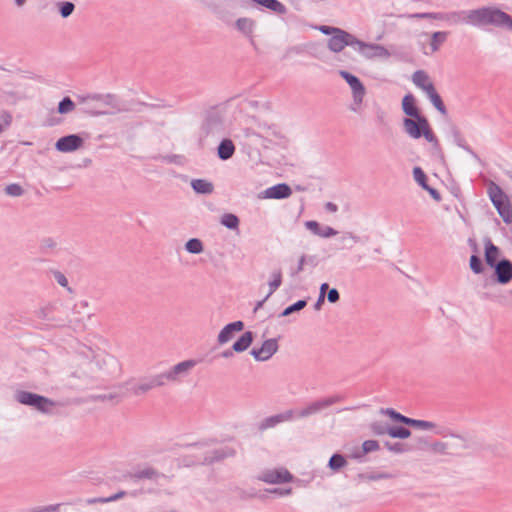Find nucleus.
Wrapping results in <instances>:
<instances>
[{
  "label": "nucleus",
  "instance_id": "c85d7f7f",
  "mask_svg": "<svg viewBox=\"0 0 512 512\" xmlns=\"http://www.w3.org/2000/svg\"><path fill=\"white\" fill-rule=\"evenodd\" d=\"M129 477L134 481L141 479L157 481L159 478L164 477V474L159 472L157 469L148 466L142 470H137L134 473L129 474Z\"/></svg>",
  "mask_w": 512,
  "mask_h": 512
},
{
  "label": "nucleus",
  "instance_id": "58836bf2",
  "mask_svg": "<svg viewBox=\"0 0 512 512\" xmlns=\"http://www.w3.org/2000/svg\"><path fill=\"white\" fill-rule=\"evenodd\" d=\"M220 223L230 230H238L240 219L236 214L224 213L220 218Z\"/></svg>",
  "mask_w": 512,
  "mask_h": 512
},
{
  "label": "nucleus",
  "instance_id": "2eb2a0df",
  "mask_svg": "<svg viewBox=\"0 0 512 512\" xmlns=\"http://www.w3.org/2000/svg\"><path fill=\"white\" fill-rule=\"evenodd\" d=\"M293 478V475L285 468L266 470L258 477L259 480L269 484L289 483Z\"/></svg>",
  "mask_w": 512,
  "mask_h": 512
},
{
  "label": "nucleus",
  "instance_id": "dca6fc26",
  "mask_svg": "<svg viewBox=\"0 0 512 512\" xmlns=\"http://www.w3.org/2000/svg\"><path fill=\"white\" fill-rule=\"evenodd\" d=\"M358 51L367 59L388 58L391 53L383 45L359 41Z\"/></svg>",
  "mask_w": 512,
  "mask_h": 512
},
{
  "label": "nucleus",
  "instance_id": "39448f33",
  "mask_svg": "<svg viewBox=\"0 0 512 512\" xmlns=\"http://www.w3.org/2000/svg\"><path fill=\"white\" fill-rule=\"evenodd\" d=\"M15 400L25 406L32 407L43 414H51L56 405L52 399L26 390H18L14 394Z\"/></svg>",
  "mask_w": 512,
  "mask_h": 512
},
{
  "label": "nucleus",
  "instance_id": "423d86ee",
  "mask_svg": "<svg viewBox=\"0 0 512 512\" xmlns=\"http://www.w3.org/2000/svg\"><path fill=\"white\" fill-rule=\"evenodd\" d=\"M402 125L405 133L412 139L417 140L422 137L428 139L434 133L424 114L413 118H403Z\"/></svg>",
  "mask_w": 512,
  "mask_h": 512
},
{
  "label": "nucleus",
  "instance_id": "864d4df0",
  "mask_svg": "<svg viewBox=\"0 0 512 512\" xmlns=\"http://www.w3.org/2000/svg\"><path fill=\"white\" fill-rule=\"evenodd\" d=\"M273 279L269 282L268 296H271L282 284V272L280 269L272 273Z\"/></svg>",
  "mask_w": 512,
  "mask_h": 512
},
{
  "label": "nucleus",
  "instance_id": "bf43d9fd",
  "mask_svg": "<svg viewBox=\"0 0 512 512\" xmlns=\"http://www.w3.org/2000/svg\"><path fill=\"white\" fill-rule=\"evenodd\" d=\"M447 444L442 441H435L430 443L429 451L437 454H446Z\"/></svg>",
  "mask_w": 512,
  "mask_h": 512
},
{
  "label": "nucleus",
  "instance_id": "f03ea898",
  "mask_svg": "<svg viewBox=\"0 0 512 512\" xmlns=\"http://www.w3.org/2000/svg\"><path fill=\"white\" fill-rule=\"evenodd\" d=\"M80 102H86L87 100H94L101 102L104 106H108L111 110H102L95 108H85L83 113L91 116V117H99L104 115H114L117 113L127 112L129 108L127 105L122 102L117 95L112 93L101 94V93H93L87 94L85 96H79Z\"/></svg>",
  "mask_w": 512,
  "mask_h": 512
},
{
  "label": "nucleus",
  "instance_id": "2f4dec72",
  "mask_svg": "<svg viewBox=\"0 0 512 512\" xmlns=\"http://www.w3.org/2000/svg\"><path fill=\"white\" fill-rule=\"evenodd\" d=\"M429 101L434 106V108L441 114L447 115V108L440 96L437 92L435 86L429 87L427 91H425Z\"/></svg>",
  "mask_w": 512,
  "mask_h": 512
},
{
  "label": "nucleus",
  "instance_id": "49530a36",
  "mask_svg": "<svg viewBox=\"0 0 512 512\" xmlns=\"http://www.w3.org/2000/svg\"><path fill=\"white\" fill-rule=\"evenodd\" d=\"M390 474L383 472H372V473H359L357 474V479L359 481H377L381 479L390 478Z\"/></svg>",
  "mask_w": 512,
  "mask_h": 512
},
{
  "label": "nucleus",
  "instance_id": "052dcab7",
  "mask_svg": "<svg viewBox=\"0 0 512 512\" xmlns=\"http://www.w3.org/2000/svg\"><path fill=\"white\" fill-rule=\"evenodd\" d=\"M1 118L3 119V123L0 124V134L11 125L12 114L7 110H3L1 113Z\"/></svg>",
  "mask_w": 512,
  "mask_h": 512
},
{
  "label": "nucleus",
  "instance_id": "6e6d98bb",
  "mask_svg": "<svg viewBox=\"0 0 512 512\" xmlns=\"http://www.w3.org/2000/svg\"><path fill=\"white\" fill-rule=\"evenodd\" d=\"M5 193L12 197H19L23 195L24 189L18 183H11L5 187Z\"/></svg>",
  "mask_w": 512,
  "mask_h": 512
},
{
  "label": "nucleus",
  "instance_id": "f704fd0d",
  "mask_svg": "<svg viewBox=\"0 0 512 512\" xmlns=\"http://www.w3.org/2000/svg\"><path fill=\"white\" fill-rule=\"evenodd\" d=\"M427 142L431 144V154L433 157H435L439 162L445 163V155L443 152V149L441 147V144L435 135V133L431 134V136L426 139Z\"/></svg>",
  "mask_w": 512,
  "mask_h": 512
},
{
  "label": "nucleus",
  "instance_id": "a878e982",
  "mask_svg": "<svg viewBox=\"0 0 512 512\" xmlns=\"http://www.w3.org/2000/svg\"><path fill=\"white\" fill-rule=\"evenodd\" d=\"M500 249L496 246L489 237L484 239V260L486 264L491 267L497 264L500 259Z\"/></svg>",
  "mask_w": 512,
  "mask_h": 512
},
{
  "label": "nucleus",
  "instance_id": "6e6552de",
  "mask_svg": "<svg viewBox=\"0 0 512 512\" xmlns=\"http://www.w3.org/2000/svg\"><path fill=\"white\" fill-rule=\"evenodd\" d=\"M345 400V395L334 394L328 397L317 399L297 412L298 417L305 418L321 412L322 410Z\"/></svg>",
  "mask_w": 512,
  "mask_h": 512
},
{
  "label": "nucleus",
  "instance_id": "09e8293b",
  "mask_svg": "<svg viewBox=\"0 0 512 512\" xmlns=\"http://www.w3.org/2000/svg\"><path fill=\"white\" fill-rule=\"evenodd\" d=\"M413 178L415 182L423 189L425 186L428 185V177L424 170L419 167L415 166L412 170Z\"/></svg>",
  "mask_w": 512,
  "mask_h": 512
},
{
  "label": "nucleus",
  "instance_id": "1a4fd4ad",
  "mask_svg": "<svg viewBox=\"0 0 512 512\" xmlns=\"http://www.w3.org/2000/svg\"><path fill=\"white\" fill-rule=\"evenodd\" d=\"M359 41L360 39H358L355 35L340 28L337 33L328 39L327 47L330 51L339 53L346 46L358 47Z\"/></svg>",
  "mask_w": 512,
  "mask_h": 512
},
{
  "label": "nucleus",
  "instance_id": "79ce46f5",
  "mask_svg": "<svg viewBox=\"0 0 512 512\" xmlns=\"http://www.w3.org/2000/svg\"><path fill=\"white\" fill-rule=\"evenodd\" d=\"M449 32L446 31H436L431 35L430 47L432 52H436L439 50L440 46L446 41Z\"/></svg>",
  "mask_w": 512,
  "mask_h": 512
},
{
  "label": "nucleus",
  "instance_id": "69168bd1",
  "mask_svg": "<svg viewBox=\"0 0 512 512\" xmlns=\"http://www.w3.org/2000/svg\"><path fill=\"white\" fill-rule=\"evenodd\" d=\"M327 300L331 304H335L340 300V293L336 288H331L326 294Z\"/></svg>",
  "mask_w": 512,
  "mask_h": 512
},
{
  "label": "nucleus",
  "instance_id": "7c9ffc66",
  "mask_svg": "<svg viewBox=\"0 0 512 512\" xmlns=\"http://www.w3.org/2000/svg\"><path fill=\"white\" fill-rule=\"evenodd\" d=\"M190 186L192 190L198 195H209L214 191L213 183L203 178L192 179Z\"/></svg>",
  "mask_w": 512,
  "mask_h": 512
},
{
  "label": "nucleus",
  "instance_id": "a19ab883",
  "mask_svg": "<svg viewBox=\"0 0 512 512\" xmlns=\"http://www.w3.org/2000/svg\"><path fill=\"white\" fill-rule=\"evenodd\" d=\"M391 424L384 421H373L369 425V429L374 436L389 435Z\"/></svg>",
  "mask_w": 512,
  "mask_h": 512
},
{
  "label": "nucleus",
  "instance_id": "4468645a",
  "mask_svg": "<svg viewBox=\"0 0 512 512\" xmlns=\"http://www.w3.org/2000/svg\"><path fill=\"white\" fill-rule=\"evenodd\" d=\"M84 144L80 134H68L60 137L55 143V149L62 153H70L78 150Z\"/></svg>",
  "mask_w": 512,
  "mask_h": 512
},
{
  "label": "nucleus",
  "instance_id": "f8f14e48",
  "mask_svg": "<svg viewBox=\"0 0 512 512\" xmlns=\"http://www.w3.org/2000/svg\"><path fill=\"white\" fill-rule=\"evenodd\" d=\"M339 75L350 86L354 102L362 103L366 89L360 78L346 70H339Z\"/></svg>",
  "mask_w": 512,
  "mask_h": 512
},
{
  "label": "nucleus",
  "instance_id": "603ef678",
  "mask_svg": "<svg viewBox=\"0 0 512 512\" xmlns=\"http://www.w3.org/2000/svg\"><path fill=\"white\" fill-rule=\"evenodd\" d=\"M469 265L474 274H481L484 271L483 261L478 254L471 255Z\"/></svg>",
  "mask_w": 512,
  "mask_h": 512
},
{
  "label": "nucleus",
  "instance_id": "9b49d317",
  "mask_svg": "<svg viewBox=\"0 0 512 512\" xmlns=\"http://www.w3.org/2000/svg\"><path fill=\"white\" fill-rule=\"evenodd\" d=\"M490 268L493 269V273L491 275L493 282L500 285H506L512 281V261L508 258H501L497 264Z\"/></svg>",
  "mask_w": 512,
  "mask_h": 512
},
{
  "label": "nucleus",
  "instance_id": "5fc2aeb1",
  "mask_svg": "<svg viewBox=\"0 0 512 512\" xmlns=\"http://www.w3.org/2000/svg\"><path fill=\"white\" fill-rule=\"evenodd\" d=\"M202 459L196 458L193 455H184L180 458V463L184 467H192V466H203Z\"/></svg>",
  "mask_w": 512,
  "mask_h": 512
},
{
  "label": "nucleus",
  "instance_id": "4be33fe9",
  "mask_svg": "<svg viewBox=\"0 0 512 512\" xmlns=\"http://www.w3.org/2000/svg\"><path fill=\"white\" fill-rule=\"evenodd\" d=\"M293 410H286L283 413L275 414L264 418L258 425L259 431H265L269 428H274L278 424L288 421L293 417Z\"/></svg>",
  "mask_w": 512,
  "mask_h": 512
},
{
  "label": "nucleus",
  "instance_id": "aec40b11",
  "mask_svg": "<svg viewBox=\"0 0 512 512\" xmlns=\"http://www.w3.org/2000/svg\"><path fill=\"white\" fill-rule=\"evenodd\" d=\"M292 189L287 183H278L265 189L261 195L265 199L283 200L290 197Z\"/></svg>",
  "mask_w": 512,
  "mask_h": 512
},
{
  "label": "nucleus",
  "instance_id": "a18cd8bd",
  "mask_svg": "<svg viewBox=\"0 0 512 512\" xmlns=\"http://www.w3.org/2000/svg\"><path fill=\"white\" fill-rule=\"evenodd\" d=\"M75 109V103L74 101L69 97L65 96L63 97L57 106V112L59 114H67Z\"/></svg>",
  "mask_w": 512,
  "mask_h": 512
},
{
  "label": "nucleus",
  "instance_id": "f3484780",
  "mask_svg": "<svg viewBox=\"0 0 512 512\" xmlns=\"http://www.w3.org/2000/svg\"><path fill=\"white\" fill-rule=\"evenodd\" d=\"M236 455V450L233 447L225 446L219 449H214L208 452L202 458L203 466H210L215 463L221 462L226 458L234 457Z\"/></svg>",
  "mask_w": 512,
  "mask_h": 512
},
{
  "label": "nucleus",
  "instance_id": "412c9836",
  "mask_svg": "<svg viewBox=\"0 0 512 512\" xmlns=\"http://www.w3.org/2000/svg\"><path fill=\"white\" fill-rule=\"evenodd\" d=\"M196 365V361L189 359L177 363L171 367L168 371L163 372L167 381H176L179 376L185 375L188 371Z\"/></svg>",
  "mask_w": 512,
  "mask_h": 512
},
{
  "label": "nucleus",
  "instance_id": "37998d69",
  "mask_svg": "<svg viewBox=\"0 0 512 512\" xmlns=\"http://www.w3.org/2000/svg\"><path fill=\"white\" fill-rule=\"evenodd\" d=\"M307 303V298L299 299L293 304L287 306L284 310H282L278 317H287L293 313L299 312L307 306Z\"/></svg>",
  "mask_w": 512,
  "mask_h": 512
},
{
  "label": "nucleus",
  "instance_id": "c9c22d12",
  "mask_svg": "<svg viewBox=\"0 0 512 512\" xmlns=\"http://www.w3.org/2000/svg\"><path fill=\"white\" fill-rule=\"evenodd\" d=\"M384 446L387 450H389L392 453L395 454H403L412 452V447L410 443L406 442H390V441H384Z\"/></svg>",
  "mask_w": 512,
  "mask_h": 512
},
{
  "label": "nucleus",
  "instance_id": "72a5a7b5",
  "mask_svg": "<svg viewBox=\"0 0 512 512\" xmlns=\"http://www.w3.org/2000/svg\"><path fill=\"white\" fill-rule=\"evenodd\" d=\"M412 81L424 92L427 91L429 87L434 86V83L429 81V76L424 70L415 71L412 76Z\"/></svg>",
  "mask_w": 512,
  "mask_h": 512
},
{
  "label": "nucleus",
  "instance_id": "7ed1b4c3",
  "mask_svg": "<svg viewBox=\"0 0 512 512\" xmlns=\"http://www.w3.org/2000/svg\"><path fill=\"white\" fill-rule=\"evenodd\" d=\"M487 193L490 201L505 224H512V207L508 195L494 182L488 185Z\"/></svg>",
  "mask_w": 512,
  "mask_h": 512
},
{
  "label": "nucleus",
  "instance_id": "20e7f679",
  "mask_svg": "<svg viewBox=\"0 0 512 512\" xmlns=\"http://www.w3.org/2000/svg\"><path fill=\"white\" fill-rule=\"evenodd\" d=\"M436 434L443 437L450 436L452 438L459 439L463 442L462 448L471 450L474 454H481L483 451H493V447L490 444L485 443L484 439L480 436L473 434H458L448 428H441L436 431Z\"/></svg>",
  "mask_w": 512,
  "mask_h": 512
},
{
  "label": "nucleus",
  "instance_id": "3c124183",
  "mask_svg": "<svg viewBox=\"0 0 512 512\" xmlns=\"http://www.w3.org/2000/svg\"><path fill=\"white\" fill-rule=\"evenodd\" d=\"M413 451H429L430 442L425 436H419L414 439L413 443H410Z\"/></svg>",
  "mask_w": 512,
  "mask_h": 512
},
{
  "label": "nucleus",
  "instance_id": "b1692460",
  "mask_svg": "<svg viewBox=\"0 0 512 512\" xmlns=\"http://www.w3.org/2000/svg\"><path fill=\"white\" fill-rule=\"evenodd\" d=\"M401 109L406 115L405 118H413L423 115L420 108L417 105L416 97L412 93H407L403 96L401 101Z\"/></svg>",
  "mask_w": 512,
  "mask_h": 512
},
{
  "label": "nucleus",
  "instance_id": "ddd939ff",
  "mask_svg": "<svg viewBox=\"0 0 512 512\" xmlns=\"http://www.w3.org/2000/svg\"><path fill=\"white\" fill-rule=\"evenodd\" d=\"M278 338L266 339L259 348H252L250 355L256 361L264 362L269 360L278 351Z\"/></svg>",
  "mask_w": 512,
  "mask_h": 512
},
{
  "label": "nucleus",
  "instance_id": "0e129e2a",
  "mask_svg": "<svg viewBox=\"0 0 512 512\" xmlns=\"http://www.w3.org/2000/svg\"><path fill=\"white\" fill-rule=\"evenodd\" d=\"M53 275H54V278L56 280V282L62 286V287H65L67 288L69 291H71V288L68 286V280L66 278V276L60 272V271H54L53 272Z\"/></svg>",
  "mask_w": 512,
  "mask_h": 512
},
{
  "label": "nucleus",
  "instance_id": "c03bdc74",
  "mask_svg": "<svg viewBox=\"0 0 512 512\" xmlns=\"http://www.w3.org/2000/svg\"><path fill=\"white\" fill-rule=\"evenodd\" d=\"M185 250L191 254H200L204 251L203 242L199 238H190L184 245Z\"/></svg>",
  "mask_w": 512,
  "mask_h": 512
},
{
  "label": "nucleus",
  "instance_id": "de8ad7c7",
  "mask_svg": "<svg viewBox=\"0 0 512 512\" xmlns=\"http://www.w3.org/2000/svg\"><path fill=\"white\" fill-rule=\"evenodd\" d=\"M407 426L413 427L416 429H421V430H430V429L435 428L436 424L434 422L427 421V420L409 418Z\"/></svg>",
  "mask_w": 512,
  "mask_h": 512
},
{
  "label": "nucleus",
  "instance_id": "e433bc0d",
  "mask_svg": "<svg viewBox=\"0 0 512 512\" xmlns=\"http://www.w3.org/2000/svg\"><path fill=\"white\" fill-rule=\"evenodd\" d=\"M411 435V430L404 425H391L389 430V436L393 439L405 440L411 437Z\"/></svg>",
  "mask_w": 512,
  "mask_h": 512
},
{
  "label": "nucleus",
  "instance_id": "4d7b16f0",
  "mask_svg": "<svg viewBox=\"0 0 512 512\" xmlns=\"http://www.w3.org/2000/svg\"><path fill=\"white\" fill-rule=\"evenodd\" d=\"M361 448H362V453L367 455L368 453L379 450L380 445L377 440L370 439V440H365L362 443Z\"/></svg>",
  "mask_w": 512,
  "mask_h": 512
},
{
  "label": "nucleus",
  "instance_id": "e2e57ef3",
  "mask_svg": "<svg viewBox=\"0 0 512 512\" xmlns=\"http://www.w3.org/2000/svg\"><path fill=\"white\" fill-rule=\"evenodd\" d=\"M56 247V242L51 237H46L41 240L40 250L42 253H46L48 249H53Z\"/></svg>",
  "mask_w": 512,
  "mask_h": 512
},
{
  "label": "nucleus",
  "instance_id": "cd10ccee",
  "mask_svg": "<svg viewBox=\"0 0 512 512\" xmlns=\"http://www.w3.org/2000/svg\"><path fill=\"white\" fill-rule=\"evenodd\" d=\"M236 147L229 138H223L217 146V157L222 161H227L235 154Z\"/></svg>",
  "mask_w": 512,
  "mask_h": 512
},
{
  "label": "nucleus",
  "instance_id": "c756f323",
  "mask_svg": "<svg viewBox=\"0 0 512 512\" xmlns=\"http://www.w3.org/2000/svg\"><path fill=\"white\" fill-rule=\"evenodd\" d=\"M255 338L254 332L248 330L242 333L239 338L233 343V350L236 353H242L246 351L253 343Z\"/></svg>",
  "mask_w": 512,
  "mask_h": 512
},
{
  "label": "nucleus",
  "instance_id": "ea45409f",
  "mask_svg": "<svg viewBox=\"0 0 512 512\" xmlns=\"http://www.w3.org/2000/svg\"><path fill=\"white\" fill-rule=\"evenodd\" d=\"M347 464L346 458L340 453H334L328 461V468L333 472L340 471Z\"/></svg>",
  "mask_w": 512,
  "mask_h": 512
},
{
  "label": "nucleus",
  "instance_id": "393cba45",
  "mask_svg": "<svg viewBox=\"0 0 512 512\" xmlns=\"http://www.w3.org/2000/svg\"><path fill=\"white\" fill-rule=\"evenodd\" d=\"M260 10H268L278 15L287 13V7L279 0H250Z\"/></svg>",
  "mask_w": 512,
  "mask_h": 512
},
{
  "label": "nucleus",
  "instance_id": "13d9d810",
  "mask_svg": "<svg viewBox=\"0 0 512 512\" xmlns=\"http://www.w3.org/2000/svg\"><path fill=\"white\" fill-rule=\"evenodd\" d=\"M64 504L58 503V504H52L47 506H40L36 507L32 510V512H61V509L63 508Z\"/></svg>",
  "mask_w": 512,
  "mask_h": 512
},
{
  "label": "nucleus",
  "instance_id": "6ab92c4d",
  "mask_svg": "<svg viewBox=\"0 0 512 512\" xmlns=\"http://www.w3.org/2000/svg\"><path fill=\"white\" fill-rule=\"evenodd\" d=\"M245 324L241 320L233 321L226 324L219 332L217 336V342L219 345H224L232 340L235 333L243 331Z\"/></svg>",
  "mask_w": 512,
  "mask_h": 512
},
{
  "label": "nucleus",
  "instance_id": "bb28decb",
  "mask_svg": "<svg viewBox=\"0 0 512 512\" xmlns=\"http://www.w3.org/2000/svg\"><path fill=\"white\" fill-rule=\"evenodd\" d=\"M56 307L54 305H47L38 309L35 313L37 318L44 320L48 325L51 326H60L63 324V320H60L55 317L54 311Z\"/></svg>",
  "mask_w": 512,
  "mask_h": 512
},
{
  "label": "nucleus",
  "instance_id": "8fccbe9b",
  "mask_svg": "<svg viewBox=\"0 0 512 512\" xmlns=\"http://www.w3.org/2000/svg\"><path fill=\"white\" fill-rule=\"evenodd\" d=\"M58 12L62 18L69 17L75 10V4L71 1H62L57 3Z\"/></svg>",
  "mask_w": 512,
  "mask_h": 512
},
{
  "label": "nucleus",
  "instance_id": "774afa93",
  "mask_svg": "<svg viewBox=\"0 0 512 512\" xmlns=\"http://www.w3.org/2000/svg\"><path fill=\"white\" fill-rule=\"evenodd\" d=\"M324 35H327V36H330L332 37V35H334L335 33H337L339 31L340 28L338 27H334V26H329V25H321L319 28H318Z\"/></svg>",
  "mask_w": 512,
  "mask_h": 512
},
{
  "label": "nucleus",
  "instance_id": "680f3d73",
  "mask_svg": "<svg viewBox=\"0 0 512 512\" xmlns=\"http://www.w3.org/2000/svg\"><path fill=\"white\" fill-rule=\"evenodd\" d=\"M160 158L164 162L181 165V164H183L184 156L178 155V154H170V155L161 156Z\"/></svg>",
  "mask_w": 512,
  "mask_h": 512
},
{
  "label": "nucleus",
  "instance_id": "9d476101",
  "mask_svg": "<svg viewBox=\"0 0 512 512\" xmlns=\"http://www.w3.org/2000/svg\"><path fill=\"white\" fill-rule=\"evenodd\" d=\"M165 381L167 380L164 374L160 373L149 378H144L138 384L128 381L124 385L127 386V389L131 391L134 395L138 396L145 394L151 389L164 386Z\"/></svg>",
  "mask_w": 512,
  "mask_h": 512
},
{
  "label": "nucleus",
  "instance_id": "473e14b6",
  "mask_svg": "<svg viewBox=\"0 0 512 512\" xmlns=\"http://www.w3.org/2000/svg\"><path fill=\"white\" fill-rule=\"evenodd\" d=\"M451 131H452V135H453V138H454V143L458 147H460L463 150H465L466 152H468L476 161H478L480 164H482V160L480 159L478 154L466 143V141L462 137L461 132L459 131V129L454 126Z\"/></svg>",
  "mask_w": 512,
  "mask_h": 512
},
{
  "label": "nucleus",
  "instance_id": "0eeeda50",
  "mask_svg": "<svg viewBox=\"0 0 512 512\" xmlns=\"http://www.w3.org/2000/svg\"><path fill=\"white\" fill-rule=\"evenodd\" d=\"M224 129L223 116L217 106H212L205 110L204 118L201 124V131L205 137L221 133Z\"/></svg>",
  "mask_w": 512,
  "mask_h": 512
},
{
  "label": "nucleus",
  "instance_id": "f257e3e1",
  "mask_svg": "<svg viewBox=\"0 0 512 512\" xmlns=\"http://www.w3.org/2000/svg\"><path fill=\"white\" fill-rule=\"evenodd\" d=\"M462 14H466L465 22L475 27L493 26L512 32V16L496 6H483L468 11L453 12L449 17L442 12H418L408 14L409 19H454L460 20Z\"/></svg>",
  "mask_w": 512,
  "mask_h": 512
},
{
  "label": "nucleus",
  "instance_id": "338daca9",
  "mask_svg": "<svg viewBox=\"0 0 512 512\" xmlns=\"http://www.w3.org/2000/svg\"><path fill=\"white\" fill-rule=\"evenodd\" d=\"M423 190L428 192L429 195L431 196V198L434 199L435 201L439 202V201L442 200L440 192L437 189H435L432 186H430L429 184L427 186H425L423 188Z\"/></svg>",
  "mask_w": 512,
  "mask_h": 512
},
{
  "label": "nucleus",
  "instance_id": "a211bd4d",
  "mask_svg": "<svg viewBox=\"0 0 512 512\" xmlns=\"http://www.w3.org/2000/svg\"><path fill=\"white\" fill-rule=\"evenodd\" d=\"M257 22L250 17H240L235 21L234 27L240 32L245 38L248 39L252 46H256L254 40V31L256 29Z\"/></svg>",
  "mask_w": 512,
  "mask_h": 512
},
{
  "label": "nucleus",
  "instance_id": "5701e85b",
  "mask_svg": "<svg viewBox=\"0 0 512 512\" xmlns=\"http://www.w3.org/2000/svg\"><path fill=\"white\" fill-rule=\"evenodd\" d=\"M304 226L312 234L322 237L329 238L338 234V231L331 226H323L316 220H307L304 222Z\"/></svg>",
  "mask_w": 512,
  "mask_h": 512
},
{
  "label": "nucleus",
  "instance_id": "4c0bfd02",
  "mask_svg": "<svg viewBox=\"0 0 512 512\" xmlns=\"http://www.w3.org/2000/svg\"><path fill=\"white\" fill-rule=\"evenodd\" d=\"M380 413L387 415L393 422L400 423V424H403L406 426H407L409 418H410V417H407V416L401 414L400 412L396 411L393 408H382L380 410Z\"/></svg>",
  "mask_w": 512,
  "mask_h": 512
}]
</instances>
